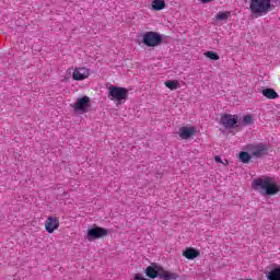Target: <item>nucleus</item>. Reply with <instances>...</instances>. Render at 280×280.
<instances>
[{"label": "nucleus", "instance_id": "nucleus-1", "mask_svg": "<svg viewBox=\"0 0 280 280\" xmlns=\"http://www.w3.org/2000/svg\"><path fill=\"white\" fill-rule=\"evenodd\" d=\"M249 10L254 16H266L268 12L275 10L271 0H250Z\"/></svg>", "mask_w": 280, "mask_h": 280}, {"label": "nucleus", "instance_id": "nucleus-2", "mask_svg": "<svg viewBox=\"0 0 280 280\" xmlns=\"http://www.w3.org/2000/svg\"><path fill=\"white\" fill-rule=\"evenodd\" d=\"M142 43L147 47H159L163 43V36L156 32H147L143 34Z\"/></svg>", "mask_w": 280, "mask_h": 280}, {"label": "nucleus", "instance_id": "nucleus-3", "mask_svg": "<svg viewBox=\"0 0 280 280\" xmlns=\"http://www.w3.org/2000/svg\"><path fill=\"white\" fill-rule=\"evenodd\" d=\"M247 151L250 156H255V159H261V156H266L268 154V144L265 143H254L247 145Z\"/></svg>", "mask_w": 280, "mask_h": 280}, {"label": "nucleus", "instance_id": "nucleus-4", "mask_svg": "<svg viewBox=\"0 0 280 280\" xmlns=\"http://www.w3.org/2000/svg\"><path fill=\"white\" fill-rule=\"evenodd\" d=\"M108 97L109 100H116L117 102H122V100L128 98V90L126 88L110 86Z\"/></svg>", "mask_w": 280, "mask_h": 280}, {"label": "nucleus", "instance_id": "nucleus-5", "mask_svg": "<svg viewBox=\"0 0 280 280\" xmlns=\"http://www.w3.org/2000/svg\"><path fill=\"white\" fill-rule=\"evenodd\" d=\"M106 235H108V230L96 226L88 230L86 240L89 242H95V240L106 237Z\"/></svg>", "mask_w": 280, "mask_h": 280}, {"label": "nucleus", "instance_id": "nucleus-6", "mask_svg": "<svg viewBox=\"0 0 280 280\" xmlns=\"http://www.w3.org/2000/svg\"><path fill=\"white\" fill-rule=\"evenodd\" d=\"M91 75V70L89 68L79 67L74 68L72 72V80L77 82H81L82 80H86Z\"/></svg>", "mask_w": 280, "mask_h": 280}, {"label": "nucleus", "instance_id": "nucleus-7", "mask_svg": "<svg viewBox=\"0 0 280 280\" xmlns=\"http://www.w3.org/2000/svg\"><path fill=\"white\" fill-rule=\"evenodd\" d=\"M89 106H91V98H89V96H83L77 100L73 108L78 113H86V110H89Z\"/></svg>", "mask_w": 280, "mask_h": 280}, {"label": "nucleus", "instance_id": "nucleus-8", "mask_svg": "<svg viewBox=\"0 0 280 280\" xmlns=\"http://www.w3.org/2000/svg\"><path fill=\"white\" fill-rule=\"evenodd\" d=\"M237 115L224 114L221 116V124L224 128L231 129L237 127Z\"/></svg>", "mask_w": 280, "mask_h": 280}, {"label": "nucleus", "instance_id": "nucleus-9", "mask_svg": "<svg viewBox=\"0 0 280 280\" xmlns=\"http://www.w3.org/2000/svg\"><path fill=\"white\" fill-rule=\"evenodd\" d=\"M60 226V221L56 217H48L45 222V229L47 233H54Z\"/></svg>", "mask_w": 280, "mask_h": 280}, {"label": "nucleus", "instance_id": "nucleus-10", "mask_svg": "<svg viewBox=\"0 0 280 280\" xmlns=\"http://www.w3.org/2000/svg\"><path fill=\"white\" fill-rule=\"evenodd\" d=\"M196 135V128L195 127H182L179 128L178 136L180 139L187 140L190 139V137H194Z\"/></svg>", "mask_w": 280, "mask_h": 280}, {"label": "nucleus", "instance_id": "nucleus-11", "mask_svg": "<svg viewBox=\"0 0 280 280\" xmlns=\"http://www.w3.org/2000/svg\"><path fill=\"white\" fill-rule=\"evenodd\" d=\"M162 268L159 266H149L145 269L147 277H150V279H156L159 277V273L161 272Z\"/></svg>", "mask_w": 280, "mask_h": 280}, {"label": "nucleus", "instance_id": "nucleus-12", "mask_svg": "<svg viewBox=\"0 0 280 280\" xmlns=\"http://www.w3.org/2000/svg\"><path fill=\"white\" fill-rule=\"evenodd\" d=\"M159 278L162 280H176L178 279L177 273L166 271L165 269H161L159 272Z\"/></svg>", "mask_w": 280, "mask_h": 280}, {"label": "nucleus", "instance_id": "nucleus-13", "mask_svg": "<svg viewBox=\"0 0 280 280\" xmlns=\"http://www.w3.org/2000/svg\"><path fill=\"white\" fill-rule=\"evenodd\" d=\"M184 257L186 259H196V257L200 256V253L196 250L195 248L188 247L186 250L183 253Z\"/></svg>", "mask_w": 280, "mask_h": 280}, {"label": "nucleus", "instance_id": "nucleus-14", "mask_svg": "<svg viewBox=\"0 0 280 280\" xmlns=\"http://www.w3.org/2000/svg\"><path fill=\"white\" fill-rule=\"evenodd\" d=\"M267 280H280V267L271 269L267 273Z\"/></svg>", "mask_w": 280, "mask_h": 280}, {"label": "nucleus", "instance_id": "nucleus-15", "mask_svg": "<svg viewBox=\"0 0 280 280\" xmlns=\"http://www.w3.org/2000/svg\"><path fill=\"white\" fill-rule=\"evenodd\" d=\"M262 95L267 97V100H277V97H279V94L273 89L262 90Z\"/></svg>", "mask_w": 280, "mask_h": 280}, {"label": "nucleus", "instance_id": "nucleus-16", "mask_svg": "<svg viewBox=\"0 0 280 280\" xmlns=\"http://www.w3.org/2000/svg\"><path fill=\"white\" fill-rule=\"evenodd\" d=\"M151 5L152 10H156L158 12L161 10H165V0H153Z\"/></svg>", "mask_w": 280, "mask_h": 280}, {"label": "nucleus", "instance_id": "nucleus-17", "mask_svg": "<svg viewBox=\"0 0 280 280\" xmlns=\"http://www.w3.org/2000/svg\"><path fill=\"white\" fill-rule=\"evenodd\" d=\"M164 84L171 91H176V89H178V86H180V83H178L177 80H168Z\"/></svg>", "mask_w": 280, "mask_h": 280}, {"label": "nucleus", "instance_id": "nucleus-18", "mask_svg": "<svg viewBox=\"0 0 280 280\" xmlns=\"http://www.w3.org/2000/svg\"><path fill=\"white\" fill-rule=\"evenodd\" d=\"M240 159L242 163H249L250 162V154L248 152L242 151L240 153Z\"/></svg>", "mask_w": 280, "mask_h": 280}, {"label": "nucleus", "instance_id": "nucleus-19", "mask_svg": "<svg viewBox=\"0 0 280 280\" xmlns=\"http://www.w3.org/2000/svg\"><path fill=\"white\" fill-rule=\"evenodd\" d=\"M231 16V12H219L217 14V21H226Z\"/></svg>", "mask_w": 280, "mask_h": 280}, {"label": "nucleus", "instance_id": "nucleus-20", "mask_svg": "<svg viewBox=\"0 0 280 280\" xmlns=\"http://www.w3.org/2000/svg\"><path fill=\"white\" fill-rule=\"evenodd\" d=\"M205 56L210 60H220V56L213 51H207L205 52Z\"/></svg>", "mask_w": 280, "mask_h": 280}, {"label": "nucleus", "instance_id": "nucleus-21", "mask_svg": "<svg viewBox=\"0 0 280 280\" xmlns=\"http://www.w3.org/2000/svg\"><path fill=\"white\" fill-rule=\"evenodd\" d=\"M253 124V116L246 115L243 117V126H250Z\"/></svg>", "mask_w": 280, "mask_h": 280}, {"label": "nucleus", "instance_id": "nucleus-22", "mask_svg": "<svg viewBox=\"0 0 280 280\" xmlns=\"http://www.w3.org/2000/svg\"><path fill=\"white\" fill-rule=\"evenodd\" d=\"M132 280H148L141 276V273H136Z\"/></svg>", "mask_w": 280, "mask_h": 280}, {"label": "nucleus", "instance_id": "nucleus-23", "mask_svg": "<svg viewBox=\"0 0 280 280\" xmlns=\"http://www.w3.org/2000/svg\"><path fill=\"white\" fill-rule=\"evenodd\" d=\"M214 160H215L217 163H222V159L218 155L214 158Z\"/></svg>", "mask_w": 280, "mask_h": 280}, {"label": "nucleus", "instance_id": "nucleus-24", "mask_svg": "<svg viewBox=\"0 0 280 280\" xmlns=\"http://www.w3.org/2000/svg\"><path fill=\"white\" fill-rule=\"evenodd\" d=\"M200 1H201V3H209V2H211L213 0H200Z\"/></svg>", "mask_w": 280, "mask_h": 280}]
</instances>
